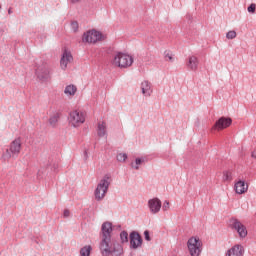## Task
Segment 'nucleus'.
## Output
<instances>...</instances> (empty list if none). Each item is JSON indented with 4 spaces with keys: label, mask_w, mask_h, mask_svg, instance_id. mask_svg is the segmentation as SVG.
<instances>
[{
    "label": "nucleus",
    "mask_w": 256,
    "mask_h": 256,
    "mask_svg": "<svg viewBox=\"0 0 256 256\" xmlns=\"http://www.w3.org/2000/svg\"><path fill=\"white\" fill-rule=\"evenodd\" d=\"M99 249L103 256H121L123 254V246L111 240V236L102 237Z\"/></svg>",
    "instance_id": "1"
},
{
    "label": "nucleus",
    "mask_w": 256,
    "mask_h": 256,
    "mask_svg": "<svg viewBox=\"0 0 256 256\" xmlns=\"http://www.w3.org/2000/svg\"><path fill=\"white\" fill-rule=\"evenodd\" d=\"M111 65L118 67V69H127L133 65V56L123 52H116L112 56Z\"/></svg>",
    "instance_id": "2"
},
{
    "label": "nucleus",
    "mask_w": 256,
    "mask_h": 256,
    "mask_svg": "<svg viewBox=\"0 0 256 256\" xmlns=\"http://www.w3.org/2000/svg\"><path fill=\"white\" fill-rule=\"evenodd\" d=\"M109 185H111V177L106 175L100 180L94 191L96 201H103L105 199L107 191H109Z\"/></svg>",
    "instance_id": "3"
},
{
    "label": "nucleus",
    "mask_w": 256,
    "mask_h": 256,
    "mask_svg": "<svg viewBox=\"0 0 256 256\" xmlns=\"http://www.w3.org/2000/svg\"><path fill=\"white\" fill-rule=\"evenodd\" d=\"M187 250L190 256H201L203 252V241L198 236H192L188 239Z\"/></svg>",
    "instance_id": "4"
},
{
    "label": "nucleus",
    "mask_w": 256,
    "mask_h": 256,
    "mask_svg": "<svg viewBox=\"0 0 256 256\" xmlns=\"http://www.w3.org/2000/svg\"><path fill=\"white\" fill-rule=\"evenodd\" d=\"M105 39H107V36L101 31H97L95 29L88 30L82 36L83 43H89L92 45H95V43H99V41H105Z\"/></svg>",
    "instance_id": "5"
},
{
    "label": "nucleus",
    "mask_w": 256,
    "mask_h": 256,
    "mask_svg": "<svg viewBox=\"0 0 256 256\" xmlns=\"http://www.w3.org/2000/svg\"><path fill=\"white\" fill-rule=\"evenodd\" d=\"M21 145V138L13 140L9 148L6 150L4 157H6V159H15V157H19V153H21Z\"/></svg>",
    "instance_id": "6"
},
{
    "label": "nucleus",
    "mask_w": 256,
    "mask_h": 256,
    "mask_svg": "<svg viewBox=\"0 0 256 256\" xmlns=\"http://www.w3.org/2000/svg\"><path fill=\"white\" fill-rule=\"evenodd\" d=\"M68 121L71 127H81L85 123V114L79 110H74L70 112Z\"/></svg>",
    "instance_id": "7"
},
{
    "label": "nucleus",
    "mask_w": 256,
    "mask_h": 256,
    "mask_svg": "<svg viewBox=\"0 0 256 256\" xmlns=\"http://www.w3.org/2000/svg\"><path fill=\"white\" fill-rule=\"evenodd\" d=\"M230 227L237 231L241 239H245V237H247V227H245V225H243V223H241V221H239L238 219H230Z\"/></svg>",
    "instance_id": "8"
},
{
    "label": "nucleus",
    "mask_w": 256,
    "mask_h": 256,
    "mask_svg": "<svg viewBox=\"0 0 256 256\" xmlns=\"http://www.w3.org/2000/svg\"><path fill=\"white\" fill-rule=\"evenodd\" d=\"M36 75L40 81H49L51 79V68L44 64L37 68Z\"/></svg>",
    "instance_id": "9"
},
{
    "label": "nucleus",
    "mask_w": 256,
    "mask_h": 256,
    "mask_svg": "<svg viewBox=\"0 0 256 256\" xmlns=\"http://www.w3.org/2000/svg\"><path fill=\"white\" fill-rule=\"evenodd\" d=\"M231 123L233 120L231 118L221 117L212 127V131H223V129H227V127H231Z\"/></svg>",
    "instance_id": "10"
},
{
    "label": "nucleus",
    "mask_w": 256,
    "mask_h": 256,
    "mask_svg": "<svg viewBox=\"0 0 256 256\" xmlns=\"http://www.w3.org/2000/svg\"><path fill=\"white\" fill-rule=\"evenodd\" d=\"M70 63H73V55L70 51L64 50L60 59V67L65 71Z\"/></svg>",
    "instance_id": "11"
},
{
    "label": "nucleus",
    "mask_w": 256,
    "mask_h": 256,
    "mask_svg": "<svg viewBox=\"0 0 256 256\" xmlns=\"http://www.w3.org/2000/svg\"><path fill=\"white\" fill-rule=\"evenodd\" d=\"M148 207L152 215H157L161 211L162 203L159 198H152L148 201Z\"/></svg>",
    "instance_id": "12"
},
{
    "label": "nucleus",
    "mask_w": 256,
    "mask_h": 256,
    "mask_svg": "<svg viewBox=\"0 0 256 256\" xmlns=\"http://www.w3.org/2000/svg\"><path fill=\"white\" fill-rule=\"evenodd\" d=\"M143 244V239L141 238V235L137 232H132L130 234V246L132 249H139L141 245Z\"/></svg>",
    "instance_id": "13"
},
{
    "label": "nucleus",
    "mask_w": 256,
    "mask_h": 256,
    "mask_svg": "<svg viewBox=\"0 0 256 256\" xmlns=\"http://www.w3.org/2000/svg\"><path fill=\"white\" fill-rule=\"evenodd\" d=\"M245 248L241 244H236L227 250L226 256H243Z\"/></svg>",
    "instance_id": "14"
},
{
    "label": "nucleus",
    "mask_w": 256,
    "mask_h": 256,
    "mask_svg": "<svg viewBox=\"0 0 256 256\" xmlns=\"http://www.w3.org/2000/svg\"><path fill=\"white\" fill-rule=\"evenodd\" d=\"M234 189H235V193H237V195H243V194L247 193L249 186H247V184H245V181L239 180L238 182L235 183Z\"/></svg>",
    "instance_id": "15"
},
{
    "label": "nucleus",
    "mask_w": 256,
    "mask_h": 256,
    "mask_svg": "<svg viewBox=\"0 0 256 256\" xmlns=\"http://www.w3.org/2000/svg\"><path fill=\"white\" fill-rule=\"evenodd\" d=\"M187 67L190 71H197L199 67V59L196 56H190L188 58Z\"/></svg>",
    "instance_id": "16"
},
{
    "label": "nucleus",
    "mask_w": 256,
    "mask_h": 256,
    "mask_svg": "<svg viewBox=\"0 0 256 256\" xmlns=\"http://www.w3.org/2000/svg\"><path fill=\"white\" fill-rule=\"evenodd\" d=\"M97 135L98 137H105V135H107V122L105 121L98 122Z\"/></svg>",
    "instance_id": "17"
},
{
    "label": "nucleus",
    "mask_w": 256,
    "mask_h": 256,
    "mask_svg": "<svg viewBox=\"0 0 256 256\" xmlns=\"http://www.w3.org/2000/svg\"><path fill=\"white\" fill-rule=\"evenodd\" d=\"M113 231V225L110 222H104L102 224V237H111Z\"/></svg>",
    "instance_id": "18"
},
{
    "label": "nucleus",
    "mask_w": 256,
    "mask_h": 256,
    "mask_svg": "<svg viewBox=\"0 0 256 256\" xmlns=\"http://www.w3.org/2000/svg\"><path fill=\"white\" fill-rule=\"evenodd\" d=\"M141 90L143 95H146V97H149V95H151V83L149 81H143L141 83Z\"/></svg>",
    "instance_id": "19"
},
{
    "label": "nucleus",
    "mask_w": 256,
    "mask_h": 256,
    "mask_svg": "<svg viewBox=\"0 0 256 256\" xmlns=\"http://www.w3.org/2000/svg\"><path fill=\"white\" fill-rule=\"evenodd\" d=\"M64 93L68 97L75 96V93H77V86H75L73 84H70V85L66 86L65 89H64Z\"/></svg>",
    "instance_id": "20"
},
{
    "label": "nucleus",
    "mask_w": 256,
    "mask_h": 256,
    "mask_svg": "<svg viewBox=\"0 0 256 256\" xmlns=\"http://www.w3.org/2000/svg\"><path fill=\"white\" fill-rule=\"evenodd\" d=\"M222 180L225 183L233 181V173L231 171H224L222 174Z\"/></svg>",
    "instance_id": "21"
},
{
    "label": "nucleus",
    "mask_w": 256,
    "mask_h": 256,
    "mask_svg": "<svg viewBox=\"0 0 256 256\" xmlns=\"http://www.w3.org/2000/svg\"><path fill=\"white\" fill-rule=\"evenodd\" d=\"M91 245H86L83 248L80 249V256H89L91 255Z\"/></svg>",
    "instance_id": "22"
},
{
    "label": "nucleus",
    "mask_w": 256,
    "mask_h": 256,
    "mask_svg": "<svg viewBox=\"0 0 256 256\" xmlns=\"http://www.w3.org/2000/svg\"><path fill=\"white\" fill-rule=\"evenodd\" d=\"M59 122V115L55 114L50 117L49 124L51 127H57V123Z\"/></svg>",
    "instance_id": "23"
},
{
    "label": "nucleus",
    "mask_w": 256,
    "mask_h": 256,
    "mask_svg": "<svg viewBox=\"0 0 256 256\" xmlns=\"http://www.w3.org/2000/svg\"><path fill=\"white\" fill-rule=\"evenodd\" d=\"M164 59H165V61L173 62V53H171V51H169V50H166L164 52Z\"/></svg>",
    "instance_id": "24"
},
{
    "label": "nucleus",
    "mask_w": 256,
    "mask_h": 256,
    "mask_svg": "<svg viewBox=\"0 0 256 256\" xmlns=\"http://www.w3.org/2000/svg\"><path fill=\"white\" fill-rule=\"evenodd\" d=\"M117 161H119L120 163H125V161H127V154L125 153H119L116 157Z\"/></svg>",
    "instance_id": "25"
},
{
    "label": "nucleus",
    "mask_w": 256,
    "mask_h": 256,
    "mask_svg": "<svg viewBox=\"0 0 256 256\" xmlns=\"http://www.w3.org/2000/svg\"><path fill=\"white\" fill-rule=\"evenodd\" d=\"M120 239L122 243H127V241H129V234H127V232H121Z\"/></svg>",
    "instance_id": "26"
},
{
    "label": "nucleus",
    "mask_w": 256,
    "mask_h": 256,
    "mask_svg": "<svg viewBox=\"0 0 256 256\" xmlns=\"http://www.w3.org/2000/svg\"><path fill=\"white\" fill-rule=\"evenodd\" d=\"M227 39H235V37H237V32H235L234 30L229 31L226 34Z\"/></svg>",
    "instance_id": "27"
},
{
    "label": "nucleus",
    "mask_w": 256,
    "mask_h": 256,
    "mask_svg": "<svg viewBox=\"0 0 256 256\" xmlns=\"http://www.w3.org/2000/svg\"><path fill=\"white\" fill-rule=\"evenodd\" d=\"M71 29H72V31L74 32V33H77V31L79 30V23H77V22H72L71 23Z\"/></svg>",
    "instance_id": "28"
},
{
    "label": "nucleus",
    "mask_w": 256,
    "mask_h": 256,
    "mask_svg": "<svg viewBox=\"0 0 256 256\" xmlns=\"http://www.w3.org/2000/svg\"><path fill=\"white\" fill-rule=\"evenodd\" d=\"M135 163H136V165L134 166V168L136 170H138L139 169V165H141V163H143V160H141V158H137Z\"/></svg>",
    "instance_id": "29"
},
{
    "label": "nucleus",
    "mask_w": 256,
    "mask_h": 256,
    "mask_svg": "<svg viewBox=\"0 0 256 256\" xmlns=\"http://www.w3.org/2000/svg\"><path fill=\"white\" fill-rule=\"evenodd\" d=\"M255 9H256V5L255 4H251L248 7V13H255Z\"/></svg>",
    "instance_id": "30"
},
{
    "label": "nucleus",
    "mask_w": 256,
    "mask_h": 256,
    "mask_svg": "<svg viewBox=\"0 0 256 256\" xmlns=\"http://www.w3.org/2000/svg\"><path fill=\"white\" fill-rule=\"evenodd\" d=\"M169 207H170L169 201H165L163 204V210L167 211V210H169Z\"/></svg>",
    "instance_id": "31"
},
{
    "label": "nucleus",
    "mask_w": 256,
    "mask_h": 256,
    "mask_svg": "<svg viewBox=\"0 0 256 256\" xmlns=\"http://www.w3.org/2000/svg\"><path fill=\"white\" fill-rule=\"evenodd\" d=\"M144 237L146 241H151V237L149 236V232L147 230L144 232Z\"/></svg>",
    "instance_id": "32"
},
{
    "label": "nucleus",
    "mask_w": 256,
    "mask_h": 256,
    "mask_svg": "<svg viewBox=\"0 0 256 256\" xmlns=\"http://www.w3.org/2000/svg\"><path fill=\"white\" fill-rule=\"evenodd\" d=\"M71 215V212L69 210H64L63 217H69Z\"/></svg>",
    "instance_id": "33"
},
{
    "label": "nucleus",
    "mask_w": 256,
    "mask_h": 256,
    "mask_svg": "<svg viewBox=\"0 0 256 256\" xmlns=\"http://www.w3.org/2000/svg\"><path fill=\"white\" fill-rule=\"evenodd\" d=\"M252 159H256V149H254L251 153Z\"/></svg>",
    "instance_id": "34"
},
{
    "label": "nucleus",
    "mask_w": 256,
    "mask_h": 256,
    "mask_svg": "<svg viewBox=\"0 0 256 256\" xmlns=\"http://www.w3.org/2000/svg\"><path fill=\"white\" fill-rule=\"evenodd\" d=\"M81 0H71V3H79Z\"/></svg>",
    "instance_id": "35"
},
{
    "label": "nucleus",
    "mask_w": 256,
    "mask_h": 256,
    "mask_svg": "<svg viewBox=\"0 0 256 256\" xmlns=\"http://www.w3.org/2000/svg\"><path fill=\"white\" fill-rule=\"evenodd\" d=\"M9 15H11V13H13V11L11 9L8 10Z\"/></svg>",
    "instance_id": "36"
}]
</instances>
